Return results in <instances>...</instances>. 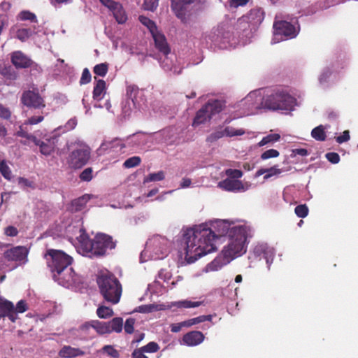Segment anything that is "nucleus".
<instances>
[{"instance_id": "f257e3e1", "label": "nucleus", "mask_w": 358, "mask_h": 358, "mask_svg": "<svg viewBox=\"0 0 358 358\" xmlns=\"http://www.w3.org/2000/svg\"><path fill=\"white\" fill-rule=\"evenodd\" d=\"M217 233L206 224H201L184 231L182 247L186 261L191 264L199 258L216 250L215 239L228 234L229 243L222 250L225 258L233 259L246 252L245 243L249 229L245 226L229 228L227 223L217 221L213 226Z\"/></svg>"}, {"instance_id": "f03ea898", "label": "nucleus", "mask_w": 358, "mask_h": 358, "mask_svg": "<svg viewBox=\"0 0 358 358\" xmlns=\"http://www.w3.org/2000/svg\"><path fill=\"white\" fill-rule=\"evenodd\" d=\"M52 278L59 285L68 287L76 281V273L71 266L73 257L60 250L47 249L43 254Z\"/></svg>"}, {"instance_id": "7ed1b4c3", "label": "nucleus", "mask_w": 358, "mask_h": 358, "mask_svg": "<svg viewBox=\"0 0 358 358\" xmlns=\"http://www.w3.org/2000/svg\"><path fill=\"white\" fill-rule=\"evenodd\" d=\"M78 240L79 252L90 258L103 257L108 254V250L116 247V241L106 234H98L93 239H90L87 234H82Z\"/></svg>"}, {"instance_id": "20e7f679", "label": "nucleus", "mask_w": 358, "mask_h": 358, "mask_svg": "<svg viewBox=\"0 0 358 358\" xmlns=\"http://www.w3.org/2000/svg\"><path fill=\"white\" fill-rule=\"evenodd\" d=\"M96 282L100 294L105 301L112 304H116L120 301L122 287L114 274L108 272L102 273L97 277Z\"/></svg>"}, {"instance_id": "39448f33", "label": "nucleus", "mask_w": 358, "mask_h": 358, "mask_svg": "<svg viewBox=\"0 0 358 358\" xmlns=\"http://www.w3.org/2000/svg\"><path fill=\"white\" fill-rule=\"evenodd\" d=\"M146 250L155 259H162L169 252V242L165 237L154 236L146 243Z\"/></svg>"}, {"instance_id": "423d86ee", "label": "nucleus", "mask_w": 358, "mask_h": 358, "mask_svg": "<svg viewBox=\"0 0 358 358\" xmlns=\"http://www.w3.org/2000/svg\"><path fill=\"white\" fill-rule=\"evenodd\" d=\"M200 3V0H171V7L178 18L182 22H187L195 11V6Z\"/></svg>"}, {"instance_id": "0eeeda50", "label": "nucleus", "mask_w": 358, "mask_h": 358, "mask_svg": "<svg viewBox=\"0 0 358 358\" xmlns=\"http://www.w3.org/2000/svg\"><path fill=\"white\" fill-rule=\"evenodd\" d=\"M292 106V97L282 92L273 94L265 101V106L272 110H289Z\"/></svg>"}, {"instance_id": "6e6552de", "label": "nucleus", "mask_w": 358, "mask_h": 358, "mask_svg": "<svg viewBox=\"0 0 358 358\" xmlns=\"http://www.w3.org/2000/svg\"><path fill=\"white\" fill-rule=\"evenodd\" d=\"M29 250L26 246H15L4 251L3 255L8 262H14L17 266L28 262Z\"/></svg>"}, {"instance_id": "1a4fd4ad", "label": "nucleus", "mask_w": 358, "mask_h": 358, "mask_svg": "<svg viewBox=\"0 0 358 358\" xmlns=\"http://www.w3.org/2000/svg\"><path fill=\"white\" fill-rule=\"evenodd\" d=\"M21 101L24 106L29 108L41 109L45 106L42 96L38 92L31 90L23 92L21 97Z\"/></svg>"}, {"instance_id": "9d476101", "label": "nucleus", "mask_w": 358, "mask_h": 358, "mask_svg": "<svg viewBox=\"0 0 358 358\" xmlns=\"http://www.w3.org/2000/svg\"><path fill=\"white\" fill-rule=\"evenodd\" d=\"M124 147L125 145L122 139L115 138L111 140H105L97 150V152L99 155L113 152L117 153Z\"/></svg>"}, {"instance_id": "9b49d317", "label": "nucleus", "mask_w": 358, "mask_h": 358, "mask_svg": "<svg viewBox=\"0 0 358 358\" xmlns=\"http://www.w3.org/2000/svg\"><path fill=\"white\" fill-rule=\"evenodd\" d=\"M58 138L59 136L56 134H52L50 136H45L42 141L37 138V141L34 142V143L39 146L42 155H49L54 150L58 142Z\"/></svg>"}, {"instance_id": "f8f14e48", "label": "nucleus", "mask_w": 358, "mask_h": 358, "mask_svg": "<svg viewBox=\"0 0 358 358\" xmlns=\"http://www.w3.org/2000/svg\"><path fill=\"white\" fill-rule=\"evenodd\" d=\"M10 61L16 69H27L34 64V61L20 50H16L10 54Z\"/></svg>"}, {"instance_id": "ddd939ff", "label": "nucleus", "mask_w": 358, "mask_h": 358, "mask_svg": "<svg viewBox=\"0 0 358 358\" xmlns=\"http://www.w3.org/2000/svg\"><path fill=\"white\" fill-rule=\"evenodd\" d=\"M13 310V303L0 296V320L8 317L12 322H15L18 316L14 313Z\"/></svg>"}, {"instance_id": "4468645a", "label": "nucleus", "mask_w": 358, "mask_h": 358, "mask_svg": "<svg viewBox=\"0 0 358 358\" xmlns=\"http://www.w3.org/2000/svg\"><path fill=\"white\" fill-rule=\"evenodd\" d=\"M218 186L222 189L229 192H244L246 189L241 181L231 178H226L220 182Z\"/></svg>"}, {"instance_id": "2eb2a0df", "label": "nucleus", "mask_w": 358, "mask_h": 358, "mask_svg": "<svg viewBox=\"0 0 358 358\" xmlns=\"http://www.w3.org/2000/svg\"><path fill=\"white\" fill-rule=\"evenodd\" d=\"M159 350V346L156 342L152 341L146 345L135 349L132 354V358H148L145 353H154Z\"/></svg>"}, {"instance_id": "dca6fc26", "label": "nucleus", "mask_w": 358, "mask_h": 358, "mask_svg": "<svg viewBox=\"0 0 358 358\" xmlns=\"http://www.w3.org/2000/svg\"><path fill=\"white\" fill-rule=\"evenodd\" d=\"M142 92L140 91L139 88L135 85H129L127 87L126 94L129 99L133 103L134 108L141 109L142 108L143 104L141 103L142 99L139 94Z\"/></svg>"}, {"instance_id": "f3484780", "label": "nucleus", "mask_w": 358, "mask_h": 358, "mask_svg": "<svg viewBox=\"0 0 358 358\" xmlns=\"http://www.w3.org/2000/svg\"><path fill=\"white\" fill-rule=\"evenodd\" d=\"M275 34L284 35L286 36H294L295 28L287 21L275 22L273 24Z\"/></svg>"}, {"instance_id": "a211bd4d", "label": "nucleus", "mask_w": 358, "mask_h": 358, "mask_svg": "<svg viewBox=\"0 0 358 358\" xmlns=\"http://www.w3.org/2000/svg\"><path fill=\"white\" fill-rule=\"evenodd\" d=\"M155 48L163 55H167L171 52V48L166 41V38L164 34L157 31L154 35H152Z\"/></svg>"}, {"instance_id": "6ab92c4d", "label": "nucleus", "mask_w": 358, "mask_h": 358, "mask_svg": "<svg viewBox=\"0 0 358 358\" xmlns=\"http://www.w3.org/2000/svg\"><path fill=\"white\" fill-rule=\"evenodd\" d=\"M204 335L199 331H192L185 334L182 337V341L188 346H196L201 343L204 340Z\"/></svg>"}, {"instance_id": "aec40b11", "label": "nucleus", "mask_w": 358, "mask_h": 358, "mask_svg": "<svg viewBox=\"0 0 358 358\" xmlns=\"http://www.w3.org/2000/svg\"><path fill=\"white\" fill-rule=\"evenodd\" d=\"M90 327L94 329L96 332L99 334H110L109 327L108 326V322H100L99 320H92L89 322H86L82 326L83 329H87Z\"/></svg>"}, {"instance_id": "412c9836", "label": "nucleus", "mask_w": 358, "mask_h": 358, "mask_svg": "<svg viewBox=\"0 0 358 358\" xmlns=\"http://www.w3.org/2000/svg\"><path fill=\"white\" fill-rule=\"evenodd\" d=\"M91 149L84 142L78 141L75 143L71 157H90Z\"/></svg>"}, {"instance_id": "4be33fe9", "label": "nucleus", "mask_w": 358, "mask_h": 358, "mask_svg": "<svg viewBox=\"0 0 358 358\" xmlns=\"http://www.w3.org/2000/svg\"><path fill=\"white\" fill-rule=\"evenodd\" d=\"M85 352L79 348H75L70 345L64 346L59 352V355L63 358H74L83 356Z\"/></svg>"}, {"instance_id": "5701e85b", "label": "nucleus", "mask_w": 358, "mask_h": 358, "mask_svg": "<svg viewBox=\"0 0 358 358\" xmlns=\"http://www.w3.org/2000/svg\"><path fill=\"white\" fill-rule=\"evenodd\" d=\"M106 92V85L103 80H99L95 83L93 90V99L96 101H101L103 99Z\"/></svg>"}, {"instance_id": "b1692460", "label": "nucleus", "mask_w": 358, "mask_h": 358, "mask_svg": "<svg viewBox=\"0 0 358 358\" xmlns=\"http://www.w3.org/2000/svg\"><path fill=\"white\" fill-rule=\"evenodd\" d=\"M206 111L209 114L210 117L214 115L220 113L223 108L222 101L219 100L209 101L203 106Z\"/></svg>"}, {"instance_id": "393cba45", "label": "nucleus", "mask_w": 358, "mask_h": 358, "mask_svg": "<svg viewBox=\"0 0 358 358\" xmlns=\"http://www.w3.org/2000/svg\"><path fill=\"white\" fill-rule=\"evenodd\" d=\"M248 18L254 24H260L264 20V12L262 8H254L248 13Z\"/></svg>"}, {"instance_id": "a878e982", "label": "nucleus", "mask_w": 358, "mask_h": 358, "mask_svg": "<svg viewBox=\"0 0 358 358\" xmlns=\"http://www.w3.org/2000/svg\"><path fill=\"white\" fill-rule=\"evenodd\" d=\"M116 21L119 24L124 23L127 20V16L121 3L117 2L110 10Z\"/></svg>"}, {"instance_id": "bb28decb", "label": "nucleus", "mask_w": 358, "mask_h": 358, "mask_svg": "<svg viewBox=\"0 0 358 358\" xmlns=\"http://www.w3.org/2000/svg\"><path fill=\"white\" fill-rule=\"evenodd\" d=\"M90 199V196L89 194H85L78 199H74L71 202L72 210L76 212L83 210Z\"/></svg>"}, {"instance_id": "cd10ccee", "label": "nucleus", "mask_w": 358, "mask_h": 358, "mask_svg": "<svg viewBox=\"0 0 358 358\" xmlns=\"http://www.w3.org/2000/svg\"><path fill=\"white\" fill-rule=\"evenodd\" d=\"M211 117L209 114L206 111L203 106L196 114L194 118L192 126L196 127L201 124L204 123L207 120H210Z\"/></svg>"}, {"instance_id": "c85d7f7f", "label": "nucleus", "mask_w": 358, "mask_h": 358, "mask_svg": "<svg viewBox=\"0 0 358 358\" xmlns=\"http://www.w3.org/2000/svg\"><path fill=\"white\" fill-rule=\"evenodd\" d=\"M110 333L116 332L120 333L122 331L123 320L122 317H114L110 321L108 322Z\"/></svg>"}, {"instance_id": "c756f323", "label": "nucleus", "mask_w": 358, "mask_h": 358, "mask_svg": "<svg viewBox=\"0 0 358 358\" xmlns=\"http://www.w3.org/2000/svg\"><path fill=\"white\" fill-rule=\"evenodd\" d=\"M280 173H281V171L280 169H276L275 166H273L269 169H259L256 173V176H259L263 174H265V176H264V179L266 180V179L271 178V176L278 175Z\"/></svg>"}, {"instance_id": "7c9ffc66", "label": "nucleus", "mask_w": 358, "mask_h": 358, "mask_svg": "<svg viewBox=\"0 0 358 358\" xmlns=\"http://www.w3.org/2000/svg\"><path fill=\"white\" fill-rule=\"evenodd\" d=\"M213 318L212 315H200L196 317H194L186 321L183 322V324L186 325V327H191L194 324H197L201 322H204L206 321H211Z\"/></svg>"}, {"instance_id": "2f4dec72", "label": "nucleus", "mask_w": 358, "mask_h": 358, "mask_svg": "<svg viewBox=\"0 0 358 358\" xmlns=\"http://www.w3.org/2000/svg\"><path fill=\"white\" fill-rule=\"evenodd\" d=\"M138 20L143 25H145L149 29L152 35H154L155 33L158 31L155 23L150 18L143 15H140Z\"/></svg>"}, {"instance_id": "473e14b6", "label": "nucleus", "mask_w": 358, "mask_h": 358, "mask_svg": "<svg viewBox=\"0 0 358 358\" xmlns=\"http://www.w3.org/2000/svg\"><path fill=\"white\" fill-rule=\"evenodd\" d=\"M35 31L30 28H22L16 31V38L24 42L29 38Z\"/></svg>"}, {"instance_id": "72a5a7b5", "label": "nucleus", "mask_w": 358, "mask_h": 358, "mask_svg": "<svg viewBox=\"0 0 358 358\" xmlns=\"http://www.w3.org/2000/svg\"><path fill=\"white\" fill-rule=\"evenodd\" d=\"M311 136L313 138L317 141H324L326 139V133L324 131V128L322 125H320L314 128L311 131Z\"/></svg>"}, {"instance_id": "f704fd0d", "label": "nucleus", "mask_w": 358, "mask_h": 358, "mask_svg": "<svg viewBox=\"0 0 358 358\" xmlns=\"http://www.w3.org/2000/svg\"><path fill=\"white\" fill-rule=\"evenodd\" d=\"M280 136L278 134H271L264 136L260 142L258 143V146L262 147L267 144H273L280 140Z\"/></svg>"}, {"instance_id": "c9c22d12", "label": "nucleus", "mask_w": 358, "mask_h": 358, "mask_svg": "<svg viewBox=\"0 0 358 358\" xmlns=\"http://www.w3.org/2000/svg\"><path fill=\"white\" fill-rule=\"evenodd\" d=\"M96 314L99 317L106 319L112 317L114 313L112 308L105 306H101L97 308Z\"/></svg>"}, {"instance_id": "e433bc0d", "label": "nucleus", "mask_w": 358, "mask_h": 358, "mask_svg": "<svg viewBox=\"0 0 358 358\" xmlns=\"http://www.w3.org/2000/svg\"><path fill=\"white\" fill-rule=\"evenodd\" d=\"M17 18L22 21L29 20L31 22H37V17L34 13L29 10L21 11L17 16Z\"/></svg>"}, {"instance_id": "4c0bfd02", "label": "nucleus", "mask_w": 358, "mask_h": 358, "mask_svg": "<svg viewBox=\"0 0 358 358\" xmlns=\"http://www.w3.org/2000/svg\"><path fill=\"white\" fill-rule=\"evenodd\" d=\"M1 73L9 80H15L17 77V73L10 66L3 67L1 71Z\"/></svg>"}, {"instance_id": "58836bf2", "label": "nucleus", "mask_w": 358, "mask_h": 358, "mask_svg": "<svg viewBox=\"0 0 358 358\" xmlns=\"http://www.w3.org/2000/svg\"><path fill=\"white\" fill-rule=\"evenodd\" d=\"M224 136L232 137L236 136H241L245 134V130L243 129H236L232 127H227L224 129Z\"/></svg>"}, {"instance_id": "ea45409f", "label": "nucleus", "mask_w": 358, "mask_h": 358, "mask_svg": "<svg viewBox=\"0 0 358 358\" xmlns=\"http://www.w3.org/2000/svg\"><path fill=\"white\" fill-rule=\"evenodd\" d=\"M108 70V65L106 63L96 64L93 69L94 73L99 76L104 77Z\"/></svg>"}, {"instance_id": "a19ab883", "label": "nucleus", "mask_w": 358, "mask_h": 358, "mask_svg": "<svg viewBox=\"0 0 358 358\" xmlns=\"http://www.w3.org/2000/svg\"><path fill=\"white\" fill-rule=\"evenodd\" d=\"M0 173L7 180H10L12 173L4 160L0 161Z\"/></svg>"}, {"instance_id": "79ce46f5", "label": "nucleus", "mask_w": 358, "mask_h": 358, "mask_svg": "<svg viewBox=\"0 0 358 358\" xmlns=\"http://www.w3.org/2000/svg\"><path fill=\"white\" fill-rule=\"evenodd\" d=\"M88 158H71L69 165L73 169H80L87 162Z\"/></svg>"}, {"instance_id": "37998d69", "label": "nucleus", "mask_w": 358, "mask_h": 358, "mask_svg": "<svg viewBox=\"0 0 358 358\" xmlns=\"http://www.w3.org/2000/svg\"><path fill=\"white\" fill-rule=\"evenodd\" d=\"M308 208L306 204H301L296 206L294 209L295 214L301 218H304L308 215Z\"/></svg>"}, {"instance_id": "c03bdc74", "label": "nucleus", "mask_w": 358, "mask_h": 358, "mask_svg": "<svg viewBox=\"0 0 358 358\" xmlns=\"http://www.w3.org/2000/svg\"><path fill=\"white\" fill-rule=\"evenodd\" d=\"M202 304L201 301H191L188 300H184L178 302V308H191L199 307Z\"/></svg>"}, {"instance_id": "a18cd8bd", "label": "nucleus", "mask_w": 358, "mask_h": 358, "mask_svg": "<svg viewBox=\"0 0 358 358\" xmlns=\"http://www.w3.org/2000/svg\"><path fill=\"white\" fill-rule=\"evenodd\" d=\"M164 178L165 175L164 171H160L157 173H150L145 179V182L161 181L164 180Z\"/></svg>"}, {"instance_id": "49530a36", "label": "nucleus", "mask_w": 358, "mask_h": 358, "mask_svg": "<svg viewBox=\"0 0 358 358\" xmlns=\"http://www.w3.org/2000/svg\"><path fill=\"white\" fill-rule=\"evenodd\" d=\"M224 136V129H220L218 130L215 131L214 132L211 133L208 137H207V141L210 143H213L217 141L218 139L222 138Z\"/></svg>"}, {"instance_id": "de8ad7c7", "label": "nucleus", "mask_w": 358, "mask_h": 358, "mask_svg": "<svg viewBox=\"0 0 358 358\" xmlns=\"http://www.w3.org/2000/svg\"><path fill=\"white\" fill-rule=\"evenodd\" d=\"M27 310L28 306L26 301L20 300L17 303L16 306H14L13 312L17 316L18 313H23L26 312Z\"/></svg>"}, {"instance_id": "09e8293b", "label": "nucleus", "mask_w": 358, "mask_h": 358, "mask_svg": "<svg viewBox=\"0 0 358 358\" xmlns=\"http://www.w3.org/2000/svg\"><path fill=\"white\" fill-rule=\"evenodd\" d=\"M159 4V0H144L143 6L145 10L154 11Z\"/></svg>"}, {"instance_id": "8fccbe9b", "label": "nucleus", "mask_w": 358, "mask_h": 358, "mask_svg": "<svg viewBox=\"0 0 358 358\" xmlns=\"http://www.w3.org/2000/svg\"><path fill=\"white\" fill-rule=\"evenodd\" d=\"M135 319L129 317L126 320L124 329L127 334H131L134 331Z\"/></svg>"}, {"instance_id": "3c124183", "label": "nucleus", "mask_w": 358, "mask_h": 358, "mask_svg": "<svg viewBox=\"0 0 358 358\" xmlns=\"http://www.w3.org/2000/svg\"><path fill=\"white\" fill-rule=\"evenodd\" d=\"M16 135L20 137L26 138L33 143L37 141V138L31 134H29L26 131H24L22 126L20 127V129L17 131Z\"/></svg>"}, {"instance_id": "603ef678", "label": "nucleus", "mask_w": 358, "mask_h": 358, "mask_svg": "<svg viewBox=\"0 0 358 358\" xmlns=\"http://www.w3.org/2000/svg\"><path fill=\"white\" fill-rule=\"evenodd\" d=\"M226 175L229 177V178L234 180L241 178L243 173L241 170L238 169H229L226 170Z\"/></svg>"}, {"instance_id": "864d4df0", "label": "nucleus", "mask_w": 358, "mask_h": 358, "mask_svg": "<svg viewBox=\"0 0 358 358\" xmlns=\"http://www.w3.org/2000/svg\"><path fill=\"white\" fill-rule=\"evenodd\" d=\"M91 73L87 68L83 69L82 76L80 80V85H85L91 81Z\"/></svg>"}, {"instance_id": "5fc2aeb1", "label": "nucleus", "mask_w": 358, "mask_h": 358, "mask_svg": "<svg viewBox=\"0 0 358 358\" xmlns=\"http://www.w3.org/2000/svg\"><path fill=\"white\" fill-rule=\"evenodd\" d=\"M80 178L83 181H90L92 178V169L87 168L83 170L80 174Z\"/></svg>"}, {"instance_id": "6e6d98bb", "label": "nucleus", "mask_w": 358, "mask_h": 358, "mask_svg": "<svg viewBox=\"0 0 358 358\" xmlns=\"http://www.w3.org/2000/svg\"><path fill=\"white\" fill-rule=\"evenodd\" d=\"M141 163V158H128L124 163L125 168L129 169L137 166Z\"/></svg>"}, {"instance_id": "4d7b16f0", "label": "nucleus", "mask_w": 358, "mask_h": 358, "mask_svg": "<svg viewBox=\"0 0 358 358\" xmlns=\"http://www.w3.org/2000/svg\"><path fill=\"white\" fill-rule=\"evenodd\" d=\"M102 350L103 352H104L108 355L112 357L117 358L119 356L118 351L116 349H115L112 345H105L102 348Z\"/></svg>"}, {"instance_id": "13d9d810", "label": "nucleus", "mask_w": 358, "mask_h": 358, "mask_svg": "<svg viewBox=\"0 0 358 358\" xmlns=\"http://www.w3.org/2000/svg\"><path fill=\"white\" fill-rule=\"evenodd\" d=\"M77 125V120L76 118L70 119L64 126L63 132L69 131L73 129Z\"/></svg>"}, {"instance_id": "bf43d9fd", "label": "nucleus", "mask_w": 358, "mask_h": 358, "mask_svg": "<svg viewBox=\"0 0 358 358\" xmlns=\"http://www.w3.org/2000/svg\"><path fill=\"white\" fill-rule=\"evenodd\" d=\"M350 131L348 130H345L342 134L336 137V141L338 143H343L348 141L350 139Z\"/></svg>"}, {"instance_id": "052dcab7", "label": "nucleus", "mask_w": 358, "mask_h": 358, "mask_svg": "<svg viewBox=\"0 0 358 358\" xmlns=\"http://www.w3.org/2000/svg\"><path fill=\"white\" fill-rule=\"evenodd\" d=\"M17 182L19 185H21L24 187H28L31 188H34V185L32 181L29 180L28 179L23 178V177H19L17 178Z\"/></svg>"}, {"instance_id": "680f3d73", "label": "nucleus", "mask_w": 358, "mask_h": 358, "mask_svg": "<svg viewBox=\"0 0 358 358\" xmlns=\"http://www.w3.org/2000/svg\"><path fill=\"white\" fill-rule=\"evenodd\" d=\"M43 119L44 117L43 115L32 116L27 120L24 124H36L38 123L41 122L43 120Z\"/></svg>"}, {"instance_id": "e2e57ef3", "label": "nucleus", "mask_w": 358, "mask_h": 358, "mask_svg": "<svg viewBox=\"0 0 358 358\" xmlns=\"http://www.w3.org/2000/svg\"><path fill=\"white\" fill-rule=\"evenodd\" d=\"M5 234L8 236L14 237L18 234V230L13 226H8L5 229Z\"/></svg>"}, {"instance_id": "0e129e2a", "label": "nucleus", "mask_w": 358, "mask_h": 358, "mask_svg": "<svg viewBox=\"0 0 358 358\" xmlns=\"http://www.w3.org/2000/svg\"><path fill=\"white\" fill-rule=\"evenodd\" d=\"M11 113L8 108L4 107L3 105L0 104V117L4 119H9L10 117Z\"/></svg>"}, {"instance_id": "69168bd1", "label": "nucleus", "mask_w": 358, "mask_h": 358, "mask_svg": "<svg viewBox=\"0 0 358 358\" xmlns=\"http://www.w3.org/2000/svg\"><path fill=\"white\" fill-rule=\"evenodd\" d=\"M331 75V71L330 69H328L324 70L321 73V75L320 76V78H319L320 82L321 83L327 82Z\"/></svg>"}, {"instance_id": "338daca9", "label": "nucleus", "mask_w": 358, "mask_h": 358, "mask_svg": "<svg viewBox=\"0 0 358 358\" xmlns=\"http://www.w3.org/2000/svg\"><path fill=\"white\" fill-rule=\"evenodd\" d=\"M51 5L57 8L62 4H69L72 3L73 0H49Z\"/></svg>"}, {"instance_id": "774afa93", "label": "nucleus", "mask_w": 358, "mask_h": 358, "mask_svg": "<svg viewBox=\"0 0 358 358\" xmlns=\"http://www.w3.org/2000/svg\"><path fill=\"white\" fill-rule=\"evenodd\" d=\"M308 155V153L307 150L303 149V148H296V149L292 150V153L291 155H294V156L300 155L301 157H304Z\"/></svg>"}]
</instances>
